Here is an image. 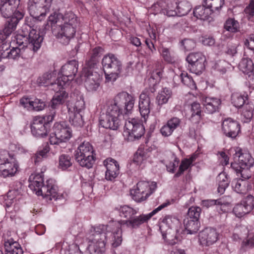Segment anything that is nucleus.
<instances>
[{
	"mask_svg": "<svg viewBox=\"0 0 254 254\" xmlns=\"http://www.w3.org/2000/svg\"><path fill=\"white\" fill-rule=\"evenodd\" d=\"M159 52L163 60L167 63L172 64L175 62V57L169 49L162 47L159 49Z\"/></svg>",
	"mask_w": 254,
	"mask_h": 254,
	"instance_id": "obj_43",
	"label": "nucleus"
},
{
	"mask_svg": "<svg viewBox=\"0 0 254 254\" xmlns=\"http://www.w3.org/2000/svg\"><path fill=\"white\" fill-rule=\"evenodd\" d=\"M18 168V165L15 160L10 162L8 160H0V175L4 177L14 176Z\"/></svg>",
	"mask_w": 254,
	"mask_h": 254,
	"instance_id": "obj_24",
	"label": "nucleus"
},
{
	"mask_svg": "<svg viewBox=\"0 0 254 254\" xmlns=\"http://www.w3.org/2000/svg\"><path fill=\"white\" fill-rule=\"evenodd\" d=\"M171 128L174 130L178 127L181 124V120L177 117H173L169 120L167 123Z\"/></svg>",
	"mask_w": 254,
	"mask_h": 254,
	"instance_id": "obj_61",
	"label": "nucleus"
},
{
	"mask_svg": "<svg viewBox=\"0 0 254 254\" xmlns=\"http://www.w3.org/2000/svg\"><path fill=\"white\" fill-rule=\"evenodd\" d=\"M50 147L48 144L42 145L38 148V151L35 154L34 159H41V158H46L47 154L49 153Z\"/></svg>",
	"mask_w": 254,
	"mask_h": 254,
	"instance_id": "obj_52",
	"label": "nucleus"
},
{
	"mask_svg": "<svg viewBox=\"0 0 254 254\" xmlns=\"http://www.w3.org/2000/svg\"><path fill=\"white\" fill-rule=\"evenodd\" d=\"M231 152L234 153L233 159H250L252 156L249 150L246 148L236 147L231 150Z\"/></svg>",
	"mask_w": 254,
	"mask_h": 254,
	"instance_id": "obj_41",
	"label": "nucleus"
},
{
	"mask_svg": "<svg viewBox=\"0 0 254 254\" xmlns=\"http://www.w3.org/2000/svg\"><path fill=\"white\" fill-rule=\"evenodd\" d=\"M53 0H29L28 9L32 18H26L25 25L21 31L17 34L13 40L18 46L25 48L24 52L31 51L32 56L41 47L43 37L39 32L34 28L31 20L42 21L50 11Z\"/></svg>",
	"mask_w": 254,
	"mask_h": 254,
	"instance_id": "obj_1",
	"label": "nucleus"
},
{
	"mask_svg": "<svg viewBox=\"0 0 254 254\" xmlns=\"http://www.w3.org/2000/svg\"><path fill=\"white\" fill-rule=\"evenodd\" d=\"M101 114L105 116H112L120 118L123 115V110L110 101L106 102L102 110Z\"/></svg>",
	"mask_w": 254,
	"mask_h": 254,
	"instance_id": "obj_29",
	"label": "nucleus"
},
{
	"mask_svg": "<svg viewBox=\"0 0 254 254\" xmlns=\"http://www.w3.org/2000/svg\"><path fill=\"white\" fill-rule=\"evenodd\" d=\"M64 15H62L60 13H57L56 12L52 13L48 17V19L47 21V25L49 27H51L52 29L53 30V27L55 26L56 25H58L60 22V19H62L63 20V17ZM63 22V21H62Z\"/></svg>",
	"mask_w": 254,
	"mask_h": 254,
	"instance_id": "obj_45",
	"label": "nucleus"
},
{
	"mask_svg": "<svg viewBox=\"0 0 254 254\" xmlns=\"http://www.w3.org/2000/svg\"><path fill=\"white\" fill-rule=\"evenodd\" d=\"M249 97L248 94L244 92H234L231 95V103L234 106L237 108H240L247 103Z\"/></svg>",
	"mask_w": 254,
	"mask_h": 254,
	"instance_id": "obj_31",
	"label": "nucleus"
},
{
	"mask_svg": "<svg viewBox=\"0 0 254 254\" xmlns=\"http://www.w3.org/2000/svg\"><path fill=\"white\" fill-rule=\"evenodd\" d=\"M103 51V49L99 46L96 47L92 49L89 53V57L98 60V58Z\"/></svg>",
	"mask_w": 254,
	"mask_h": 254,
	"instance_id": "obj_60",
	"label": "nucleus"
},
{
	"mask_svg": "<svg viewBox=\"0 0 254 254\" xmlns=\"http://www.w3.org/2000/svg\"><path fill=\"white\" fill-rule=\"evenodd\" d=\"M85 103L83 99L77 101L73 107L67 106L68 109L69 121L73 126L78 127L83 125L81 112L84 109Z\"/></svg>",
	"mask_w": 254,
	"mask_h": 254,
	"instance_id": "obj_13",
	"label": "nucleus"
},
{
	"mask_svg": "<svg viewBox=\"0 0 254 254\" xmlns=\"http://www.w3.org/2000/svg\"><path fill=\"white\" fill-rule=\"evenodd\" d=\"M169 204L170 202L169 201L164 202L148 214H143L136 217L132 216L130 219L126 220L109 222L108 223L109 228L110 230H112V233L114 234V240L113 246L114 247H117L121 245L122 242V226L126 225L127 227L131 229H137L143 224L147 222L154 214Z\"/></svg>",
	"mask_w": 254,
	"mask_h": 254,
	"instance_id": "obj_2",
	"label": "nucleus"
},
{
	"mask_svg": "<svg viewBox=\"0 0 254 254\" xmlns=\"http://www.w3.org/2000/svg\"><path fill=\"white\" fill-rule=\"evenodd\" d=\"M243 247L246 248H251L254 247V234L253 235H249L248 239L246 241L242 242Z\"/></svg>",
	"mask_w": 254,
	"mask_h": 254,
	"instance_id": "obj_64",
	"label": "nucleus"
},
{
	"mask_svg": "<svg viewBox=\"0 0 254 254\" xmlns=\"http://www.w3.org/2000/svg\"><path fill=\"white\" fill-rule=\"evenodd\" d=\"M20 105L28 111H31L32 101L28 98L23 97L20 100Z\"/></svg>",
	"mask_w": 254,
	"mask_h": 254,
	"instance_id": "obj_63",
	"label": "nucleus"
},
{
	"mask_svg": "<svg viewBox=\"0 0 254 254\" xmlns=\"http://www.w3.org/2000/svg\"><path fill=\"white\" fill-rule=\"evenodd\" d=\"M84 85L89 91H96L100 85V75L97 72L88 69L84 71Z\"/></svg>",
	"mask_w": 254,
	"mask_h": 254,
	"instance_id": "obj_18",
	"label": "nucleus"
},
{
	"mask_svg": "<svg viewBox=\"0 0 254 254\" xmlns=\"http://www.w3.org/2000/svg\"><path fill=\"white\" fill-rule=\"evenodd\" d=\"M245 210L246 209L244 208L243 206L241 203H239L234 206L233 212L237 217L240 218L248 214L247 211Z\"/></svg>",
	"mask_w": 254,
	"mask_h": 254,
	"instance_id": "obj_55",
	"label": "nucleus"
},
{
	"mask_svg": "<svg viewBox=\"0 0 254 254\" xmlns=\"http://www.w3.org/2000/svg\"><path fill=\"white\" fill-rule=\"evenodd\" d=\"M124 132L131 139H138L144 134L145 128L141 123L132 119L126 122Z\"/></svg>",
	"mask_w": 254,
	"mask_h": 254,
	"instance_id": "obj_14",
	"label": "nucleus"
},
{
	"mask_svg": "<svg viewBox=\"0 0 254 254\" xmlns=\"http://www.w3.org/2000/svg\"><path fill=\"white\" fill-rule=\"evenodd\" d=\"M182 45L184 46V49L187 51H190L195 46V43L192 40L185 39L181 41Z\"/></svg>",
	"mask_w": 254,
	"mask_h": 254,
	"instance_id": "obj_59",
	"label": "nucleus"
},
{
	"mask_svg": "<svg viewBox=\"0 0 254 254\" xmlns=\"http://www.w3.org/2000/svg\"><path fill=\"white\" fill-rule=\"evenodd\" d=\"M52 78V74L51 73L46 72L39 77L37 82L39 86H49L50 89L56 92L51 103V108L55 109L57 108L59 105L64 103L68 97V94L63 88H59L57 86H54L56 89L52 88L54 87L52 86L53 84L57 83V81L53 82Z\"/></svg>",
	"mask_w": 254,
	"mask_h": 254,
	"instance_id": "obj_8",
	"label": "nucleus"
},
{
	"mask_svg": "<svg viewBox=\"0 0 254 254\" xmlns=\"http://www.w3.org/2000/svg\"><path fill=\"white\" fill-rule=\"evenodd\" d=\"M219 234L216 229L206 228L198 234V241L202 246H209L215 243L218 239Z\"/></svg>",
	"mask_w": 254,
	"mask_h": 254,
	"instance_id": "obj_17",
	"label": "nucleus"
},
{
	"mask_svg": "<svg viewBox=\"0 0 254 254\" xmlns=\"http://www.w3.org/2000/svg\"><path fill=\"white\" fill-rule=\"evenodd\" d=\"M32 134L37 137H44L47 134V126L44 123V119L40 116L35 117L31 126Z\"/></svg>",
	"mask_w": 254,
	"mask_h": 254,
	"instance_id": "obj_21",
	"label": "nucleus"
},
{
	"mask_svg": "<svg viewBox=\"0 0 254 254\" xmlns=\"http://www.w3.org/2000/svg\"><path fill=\"white\" fill-rule=\"evenodd\" d=\"M239 67L245 74L254 75V64L250 59L243 58L239 64Z\"/></svg>",
	"mask_w": 254,
	"mask_h": 254,
	"instance_id": "obj_33",
	"label": "nucleus"
},
{
	"mask_svg": "<svg viewBox=\"0 0 254 254\" xmlns=\"http://www.w3.org/2000/svg\"><path fill=\"white\" fill-rule=\"evenodd\" d=\"M221 103L220 99L217 98L206 97L204 100L205 111L209 114H213L219 111Z\"/></svg>",
	"mask_w": 254,
	"mask_h": 254,
	"instance_id": "obj_30",
	"label": "nucleus"
},
{
	"mask_svg": "<svg viewBox=\"0 0 254 254\" xmlns=\"http://www.w3.org/2000/svg\"><path fill=\"white\" fill-rule=\"evenodd\" d=\"M150 97L147 90H143L139 96V110L144 121L148 118L150 112Z\"/></svg>",
	"mask_w": 254,
	"mask_h": 254,
	"instance_id": "obj_23",
	"label": "nucleus"
},
{
	"mask_svg": "<svg viewBox=\"0 0 254 254\" xmlns=\"http://www.w3.org/2000/svg\"><path fill=\"white\" fill-rule=\"evenodd\" d=\"M224 28L228 31L236 33L239 31V23L234 18H229L225 23Z\"/></svg>",
	"mask_w": 254,
	"mask_h": 254,
	"instance_id": "obj_47",
	"label": "nucleus"
},
{
	"mask_svg": "<svg viewBox=\"0 0 254 254\" xmlns=\"http://www.w3.org/2000/svg\"><path fill=\"white\" fill-rule=\"evenodd\" d=\"M217 179L218 182L217 191L220 194H223L229 185V179L225 173H220Z\"/></svg>",
	"mask_w": 254,
	"mask_h": 254,
	"instance_id": "obj_36",
	"label": "nucleus"
},
{
	"mask_svg": "<svg viewBox=\"0 0 254 254\" xmlns=\"http://www.w3.org/2000/svg\"><path fill=\"white\" fill-rule=\"evenodd\" d=\"M203 3L212 13L221 8L224 4V0H203Z\"/></svg>",
	"mask_w": 254,
	"mask_h": 254,
	"instance_id": "obj_37",
	"label": "nucleus"
},
{
	"mask_svg": "<svg viewBox=\"0 0 254 254\" xmlns=\"http://www.w3.org/2000/svg\"><path fill=\"white\" fill-rule=\"evenodd\" d=\"M180 224L179 220L175 216L166 215L163 217L160 223V230L162 235L165 236L167 231H173Z\"/></svg>",
	"mask_w": 254,
	"mask_h": 254,
	"instance_id": "obj_25",
	"label": "nucleus"
},
{
	"mask_svg": "<svg viewBox=\"0 0 254 254\" xmlns=\"http://www.w3.org/2000/svg\"><path fill=\"white\" fill-rule=\"evenodd\" d=\"M106 82H114L119 77L122 70L121 61L114 54L105 55L102 60Z\"/></svg>",
	"mask_w": 254,
	"mask_h": 254,
	"instance_id": "obj_7",
	"label": "nucleus"
},
{
	"mask_svg": "<svg viewBox=\"0 0 254 254\" xmlns=\"http://www.w3.org/2000/svg\"><path fill=\"white\" fill-rule=\"evenodd\" d=\"M168 162H166V166L167 168V170L168 172L173 173L175 172V171L177 169V168L179 165V160H169Z\"/></svg>",
	"mask_w": 254,
	"mask_h": 254,
	"instance_id": "obj_58",
	"label": "nucleus"
},
{
	"mask_svg": "<svg viewBox=\"0 0 254 254\" xmlns=\"http://www.w3.org/2000/svg\"><path fill=\"white\" fill-rule=\"evenodd\" d=\"M174 7L175 9L168 8L166 10V15L168 16H174L178 15L182 16L187 15L191 9L190 3L187 1H181L179 3L175 2Z\"/></svg>",
	"mask_w": 254,
	"mask_h": 254,
	"instance_id": "obj_19",
	"label": "nucleus"
},
{
	"mask_svg": "<svg viewBox=\"0 0 254 254\" xmlns=\"http://www.w3.org/2000/svg\"><path fill=\"white\" fill-rule=\"evenodd\" d=\"M3 240L5 254H23V251L20 245L8 234H4Z\"/></svg>",
	"mask_w": 254,
	"mask_h": 254,
	"instance_id": "obj_22",
	"label": "nucleus"
},
{
	"mask_svg": "<svg viewBox=\"0 0 254 254\" xmlns=\"http://www.w3.org/2000/svg\"><path fill=\"white\" fill-rule=\"evenodd\" d=\"M21 50L18 47H13L9 50V59H16L21 55Z\"/></svg>",
	"mask_w": 254,
	"mask_h": 254,
	"instance_id": "obj_62",
	"label": "nucleus"
},
{
	"mask_svg": "<svg viewBox=\"0 0 254 254\" xmlns=\"http://www.w3.org/2000/svg\"><path fill=\"white\" fill-rule=\"evenodd\" d=\"M206 61H197V62L189 63L190 71L196 75L200 74L205 68Z\"/></svg>",
	"mask_w": 254,
	"mask_h": 254,
	"instance_id": "obj_40",
	"label": "nucleus"
},
{
	"mask_svg": "<svg viewBox=\"0 0 254 254\" xmlns=\"http://www.w3.org/2000/svg\"><path fill=\"white\" fill-rule=\"evenodd\" d=\"M45 103L41 100L35 99L32 101L31 111H39L44 109Z\"/></svg>",
	"mask_w": 254,
	"mask_h": 254,
	"instance_id": "obj_57",
	"label": "nucleus"
},
{
	"mask_svg": "<svg viewBox=\"0 0 254 254\" xmlns=\"http://www.w3.org/2000/svg\"><path fill=\"white\" fill-rule=\"evenodd\" d=\"M164 68L162 62H158L156 64L155 69L152 73V77L155 78H161L163 74V70Z\"/></svg>",
	"mask_w": 254,
	"mask_h": 254,
	"instance_id": "obj_54",
	"label": "nucleus"
},
{
	"mask_svg": "<svg viewBox=\"0 0 254 254\" xmlns=\"http://www.w3.org/2000/svg\"><path fill=\"white\" fill-rule=\"evenodd\" d=\"M116 209L119 213L120 216L129 218V219L137 213V210L127 205L121 206L119 207H116Z\"/></svg>",
	"mask_w": 254,
	"mask_h": 254,
	"instance_id": "obj_39",
	"label": "nucleus"
},
{
	"mask_svg": "<svg viewBox=\"0 0 254 254\" xmlns=\"http://www.w3.org/2000/svg\"><path fill=\"white\" fill-rule=\"evenodd\" d=\"M9 149L10 150L9 157L11 159H14L17 155H21L28 152L20 144H10Z\"/></svg>",
	"mask_w": 254,
	"mask_h": 254,
	"instance_id": "obj_42",
	"label": "nucleus"
},
{
	"mask_svg": "<svg viewBox=\"0 0 254 254\" xmlns=\"http://www.w3.org/2000/svg\"><path fill=\"white\" fill-rule=\"evenodd\" d=\"M46 170L44 167L41 169V173L31 174L29 178V188L37 195H41L47 201L60 199L58 194L57 186L55 181L52 179L47 180L44 183L43 173Z\"/></svg>",
	"mask_w": 254,
	"mask_h": 254,
	"instance_id": "obj_4",
	"label": "nucleus"
},
{
	"mask_svg": "<svg viewBox=\"0 0 254 254\" xmlns=\"http://www.w3.org/2000/svg\"><path fill=\"white\" fill-rule=\"evenodd\" d=\"M193 160H183L181 164L180 165L179 171L175 175V178H178L184 172L185 170L189 168Z\"/></svg>",
	"mask_w": 254,
	"mask_h": 254,
	"instance_id": "obj_53",
	"label": "nucleus"
},
{
	"mask_svg": "<svg viewBox=\"0 0 254 254\" xmlns=\"http://www.w3.org/2000/svg\"><path fill=\"white\" fill-rule=\"evenodd\" d=\"M156 188L157 184L155 182L140 181L137 184L136 189L132 190L130 193L135 201H141L152 193Z\"/></svg>",
	"mask_w": 254,
	"mask_h": 254,
	"instance_id": "obj_11",
	"label": "nucleus"
},
{
	"mask_svg": "<svg viewBox=\"0 0 254 254\" xmlns=\"http://www.w3.org/2000/svg\"><path fill=\"white\" fill-rule=\"evenodd\" d=\"M241 115L246 119L250 120L253 116L254 107L252 103L248 102L243 106Z\"/></svg>",
	"mask_w": 254,
	"mask_h": 254,
	"instance_id": "obj_44",
	"label": "nucleus"
},
{
	"mask_svg": "<svg viewBox=\"0 0 254 254\" xmlns=\"http://www.w3.org/2000/svg\"><path fill=\"white\" fill-rule=\"evenodd\" d=\"M104 164L107 171L105 179L107 181H114L119 174V164L116 160H105Z\"/></svg>",
	"mask_w": 254,
	"mask_h": 254,
	"instance_id": "obj_26",
	"label": "nucleus"
},
{
	"mask_svg": "<svg viewBox=\"0 0 254 254\" xmlns=\"http://www.w3.org/2000/svg\"><path fill=\"white\" fill-rule=\"evenodd\" d=\"M188 63L197 62V61H206L205 56L201 52H195L190 54L186 58Z\"/></svg>",
	"mask_w": 254,
	"mask_h": 254,
	"instance_id": "obj_51",
	"label": "nucleus"
},
{
	"mask_svg": "<svg viewBox=\"0 0 254 254\" xmlns=\"http://www.w3.org/2000/svg\"><path fill=\"white\" fill-rule=\"evenodd\" d=\"M24 16V13L17 11L14 16L7 18V20L5 21L3 28L7 34L10 35L16 30L18 23L23 18Z\"/></svg>",
	"mask_w": 254,
	"mask_h": 254,
	"instance_id": "obj_28",
	"label": "nucleus"
},
{
	"mask_svg": "<svg viewBox=\"0 0 254 254\" xmlns=\"http://www.w3.org/2000/svg\"><path fill=\"white\" fill-rule=\"evenodd\" d=\"M184 224L187 233L193 234L197 232L200 226L199 221L186 218L184 220Z\"/></svg>",
	"mask_w": 254,
	"mask_h": 254,
	"instance_id": "obj_34",
	"label": "nucleus"
},
{
	"mask_svg": "<svg viewBox=\"0 0 254 254\" xmlns=\"http://www.w3.org/2000/svg\"><path fill=\"white\" fill-rule=\"evenodd\" d=\"M176 230H173V231H167L166 233H165V236L162 235L163 238L165 241H166L169 244L174 245L176 242L175 241V236L174 234L175 233Z\"/></svg>",
	"mask_w": 254,
	"mask_h": 254,
	"instance_id": "obj_56",
	"label": "nucleus"
},
{
	"mask_svg": "<svg viewBox=\"0 0 254 254\" xmlns=\"http://www.w3.org/2000/svg\"><path fill=\"white\" fill-rule=\"evenodd\" d=\"M108 235L112 236V244L114 242V234L110 230L108 224L99 225L92 227L87 234L88 242V250L90 254H103L105 252V246Z\"/></svg>",
	"mask_w": 254,
	"mask_h": 254,
	"instance_id": "obj_5",
	"label": "nucleus"
},
{
	"mask_svg": "<svg viewBox=\"0 0 254 254\" xmlns=\"http://www.w3.org/2000/svg\"><path fill=\"white\" fill-rule=\"evenodd\" d=\"M53 131L49 138L51 144H58L62 142H65L71 136V129L64 122L56 123L53 127Z\"/></svg>",
	"mask_w": 254,
	"mask_h": 254,
	"instance_id": "obj_10",
	"label": "nucleus"
},
{
	"mask_svg": "<svg viewBox=\"0 0 254 254\" xmlns=\"http://www.w3.org/2000/svg\"><path fill=\"white\" fill-rule=\"evenodd\" d=\"M191 115L189 118L192 124H198L202 119V110L199 103L194 102L191 105Z\"/></svg>",
	"mask_w": 254,
	"mask_h": 254,
	"instance_id": "obj_32",
	"label": "nucleus"
},
{
	"mask_svg": "<svg viewBox=\"0 0 254 254\" xmlns=\"http://www.w3.org/2000/svg\"><path fill=\"white\" fill-rule=\"evenodd\" d=\"M172 95V91L168 88H163L159 92L156 100L159 105H163L168 102Z\"/></svg>",
	"mask_w": 254,
	"mask_h": 254,
	"instance_id": "obj_38",
	"label": "nucleus"
},
{
	"mask_svg": "<svg viewBox=\"0 0 254 254\" xmlns=\"http://www.w3.org/2000/svg\"><path fill=\"white\" fill-rule=\"evenodd\" d=\"M19 2L15 0H0V12L2 17L10 18L17 11L24 13L23 10L18 7Z\"/></svg>",
	"mask_w": 254,
	"mask_h": 254,
	"instance_id": "obj_16",
	"label": "nucleus"
},
{
	"mask_svg": "<svg viewBox=\"0 0 254 254\" xmlns=\"http://www.w3.org/2000/svg\"><path fill=\"white\" fill-rule=\"evenodd\" d=\"M109 101L122 110L124 108L126 110L125 113L127 114L132 109L134 104L135 98L127 92L123 91L119 93L113 100Z\"/></svg>",
	"mask_w": 254,
	"mask_h": 254,
	"instance_id": "obj_12",
	"label": "nucleus"
},
{
	"mask_svg": "<svg viewBox=\"0 0 254 254\" xmlns=\"http://www.w3.org/2000/svg\"><path fill=\"white\" fill-rule=\"evenodd\" d=\"M182 83L191 89H196V85L192 77L189 75L187 72H182L181 74Z\"/></svg>",
	"mask_w": 254,
	"mask_h": 254,
	"instance_id": "obj_48",
	"label": "nucleus"
},
{
	"mask_svg": "<svg viewBox=\"0 0 254 254\" xmlns=\"http://www.w3.org/2000/svg\"><path fill=\"white\" fill-rule=\"evenodd\" d=\"M75 159H95V154L92 145L88 141H83L75 151Z\"/></svg>",
	"mask_w": 254,
	"mask_h": 254,
	"instance_id": "obj_20",
	"label": "nucleus"
},
{
	"mask_svg": "<svg viewBox=\"0 0 254 254\" xmlns=\"http://www.w3.org/2000/svg\"><path fill=\"white\" fill-rule=\"evenodd\" d=\"M193 14L197 19L205 20L208 19L211 13L210 10L207 8L203 3L202 5L197 6L194 8Z\"/></svg>",
	"mask_w": 254,
	"mask_h": 254,
	"instance_id": "obj_35",
	"label": "nucleus"
},
{
	"mask_svg": "<svg viewBox=\"0 0 254 254\" xmlns=\"http://www.w3.org/2000/svg\"><path fill=\"white\" fill-rule=\"evenodd\" d=\"M254 164V160H234L231 163V167L242 178L232 181V188L236 192L245 194L254 188V180H247L251 177L250 169Z\"/></svg>",
	"mask_w": 254,
	"mask_h": 254,
	"instance_id": "obj_3",
	"label": "nucleus"
},
{
	"mask_svg": "<svg viewBox=\"0 0 254 254\" xmlns=\"http://www.w3.org/2000/svg\"><path fill=\"white\" fill-rule=\"evenodd\" d=\"M78 68L77 61L72 60L67 62L62 66L57 78V83L53 84L52 86L54 87L52 88L56 89L54 86H57L59 88H63L64 90V87L68 85L75 77Z\"/></svg>",
	"mask_w": 254,
	"mask_h": 254,
	"instance_id": "obj_9",
	"label": "nucleus"
},
{
	"mask_svg": "<svg viewBox=\"0 0 254 254\" xmlns=\"http://www.w3.org/2000/svg\"><path fill=\"white\" fill-rule=\"evenodd\" d=\"M222 131L226 136L235 139L241 132L240 124L232 118L225 119L222 124Z\"/></svg>",
	"mask_w": 254,
	"mask_h": 254,
	"instance_id": "obj_15",
	"label": "nucleus"
},
{
	"mask_svg": "<svg viewBox=\"0 0 254 254\" xmlns=\"http://www.w3.org/2000/svg\"><path fill=\"white\" fill-rule=\"evenodd\" d=\"M246 209L247 212L250 213L254 206V197L253 195H249L244 198L240 202Z\"/></svg>",
	"mask_w": 254,
	"mask_h": 254,
	"instance_id": "obj_49",
	"label": "nucleus"
},
{
	"mask_svg": "<svg viewBox=\"0 0 254 254\" xmlns=\"http://www.w3.org/2000/svg\"><path fill=\"white\" fill-rule=\"evenodd\" d=\"M99 124L105 128L116 130L120 126L121 118L116 117L105 116L104 114H101Z\"/></svg>",
	"mask_w": 254,
	"mask_h": 254,
	"instance_id": "obj_27",
	"label": "nucleus"
},
{
	"mask_svg": "<svg viewBox=\"0 0 254 254\" xmlns=\"http://www.w3.org/2000/svg\"><path fill=\"white\" fill-rule=\"evenodd\" d=\"M78 24V17L72 11H66L63 17V22L58 25L56 37L63 44H67L76 33Z\"/></svg>",
	"mask_w": 254,
	"mask_h": 254,
	"instance_id": "obj_6",
	"label": "nucleus"
},
{
	"mask_svg": "<svg viewBox=\"0 0 254 254\" xmlns=\"http://www.w3.org/2000/svg\"><path fill=\"white\" fill-rule=\"evenodd\" d=\"M201 212V209L199 207L191 206L188 211L187 218L199 221Z\"/></svg>",
	"mask_w": 254,
	"mask_h": 254,
	"instance_id": "obj_50",
	"label": "nucleus"
},
{
	"mask_svg": "<svg viewBox=\"0 0 254 254\" xmlns=\"http://www.w3.org/2000/svg\"><path fill=\"white\" fill-rule=\"evenodd\" d=\"M229 204L228 202H225L222 198L218 199H206L201 201V205L206 208L216 205L226 206Z\"/></svg>",
	"mask_w": 254,
	"mask_h": 254,
	"instance_id": "obj_46",
	"label": "nucleus"
}]
</instances>
